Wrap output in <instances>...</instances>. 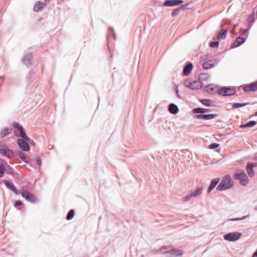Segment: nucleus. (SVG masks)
Instances as JSON below:
<instances>
[{
  "label": "nucleus",
  "instance_id": "f257e3e1",
  "mask_svg": "<svg viewBox=\"0 0 257 257\" xmlns=\"http://www.w3.org/2000/svg\"><path fill=\"white\" fill-rule=\"evenodd\" d=\"M232 186L231 180L229 176H226L223 178L221 182L216 187V190L218 191L226 190L230 188Z\"/></svg>",
  "mask_w": 257,
  "mask_h": 257
},
{
  "label": "nucleus",
  "instance_id": "f03ea898",
  "mask_svg": "<svg viewBox=\"0 0 257 257\" xmlns=\"http://www.w3.org/2000/svg\"><path fill=\"white\" fill-rule=\"evenodd\" d=\"M234 178L239 181L241 185L246 186L248 183V179L244 171L241 170L236 171L234 175Z\"/></svg>",
  "mask_w": 257,
  "mask_h": 257
},
{
  "label": "nucleus",
  "instance_id": "7ed1b4c3",
  "mask_svg": "<svg viewBox=\"0 0 257 257\" xmlns=\"http://www.w3.org/2000/svg\"><path fill=\"white\" fill-rule=\"evenodd\" d=\"M166 247H162L158 252L162 254L169 253L168 257H178L181 256L183 254V251L180 249H171L169 250H166Z\"/></svg>",
  "mask_w": 257,
  "mask_h": 257
},
{
  "label": "nucleus",
  "instance_id": "20e7f679",
  "mask_svg": "<svg viewBox=\"0 0 257 257\" xmlns=\"http://www.w3.org/2000/svg\"><path fill=\"white\" fill-rule=\"evenodd\" d=\"M22 196L25 198L27 201L34 203L38 202L39 200L36 197V196L33 194L29 193V192L23 189L21 192Z\"/></svg>",
  "mask_w": 257,
  "mask_h": 257
},
{
  "label": "nucleus",
  "instance_id": "39448f33",
  "mask_svg": "<svg viewBox=\"0 0 257 257\" xmlns=\"http://www.w3.org/2000/svg\"><path fill=\"white\" fill-rule=\"evenodd\" d=\"M236 92V89L234 87H223L220 90H218V93L226 96H232Z\"/></svg>",
  "mask_w": 257,
  "mask_h": 257
},
{
  "label": "nucleus",
  "instance_id": "423d86ee",
  "mask_svg": "<svg viewBox=\"0 0 257 257\" xmlns=\"http://www.w3.org/2000/svg\"><path fill=\"white\" fill-rule=\"evenodd\" d=\"M14 127L17 128L20 132L19 137H21L23 140L30 141V138L27 136L26 134L25 129L18 122H15L13 123Z\"/></svg>",
  "mask_w": 257,
  "mask_h": 257
},
{
  "label": "nucleus",
  "instance_id": "0eeeda50",
  "mask_svg": "<svg viewBox=\"0 0 257 257\" xmlns=\"http://www.w3.org/2000/svg\"><path fill=\"white\" fill-rule=\"evenodd\" d=\"M241 233L238 232H229L223 236L224 240L234 241L238 240L241 236Z\"/></svg>",
  "mask_w": 257,
  "mask_h": 257
},
{
  "label": "nucleus",
  "instance_id": "6e6552de",
  "mask_svg": "<svg viewBox=\"0 0 257 257\" xmlns=\"http://www.w3.org/2000/svg\"><path fill=\"white\" fill-rule=\"evenodd\" d=\"M185 85L192 90L199 89L200 87V83L198 81H191L190 80H187L184 82Z\"/></svg>",
  "mask_w": 257,
  "mask_h": 257
},
{
  "label": "nucleus",
  "instance_id": "1a4fd4ad",
  "mask_svg": "<svg viewBox=\"0 0 257 257\" xmlns=\"http://www.w3.org/2000/svg\"><path fill=\"white\" fill-rule=\"evenodd\" d=\"M0 151L4 156H6L9 159L13 157L14 152L10 150L5 145H0Z\"/></svg>",
  "mask_w": 257,
  "mask_h": 257
},
{
  "label": "nucleus",
  "instance_id": "9d476101",
  "mask_svg": "<svg viewBox=\"0 0 257 257\" xmlns=\"http://www.w3.org/2000/svg\"><path fill=\"white\" fill-rule=\"evenodd\" d=\"M183 3L182 0H167L163 3V6L167 7L178 6Z\"/></svg>",
  "mask_w": 257,
  "mask_h": 257
},
{
  "label": "nucleus",
  "instance_id": "9b49d317",
  "mask_svg": "<svg viewBox=\"0 0 257 257\" xmlns=\"http://www.w3.org/2000/svg\"><path fill=\"white\" fill-rule=\"evenodd\" d=\"M257 167L256 163H248L246 167V171L249 177H252L254 176V167Z\"/></svg>",
  "mask_w": 257,
  "mask_h": 257
},
{
  "label": "nucleus",
  "instance_id": "f8f14e48",
  "mask_svg": "<svg viewBox=\"0 0 257 257\" xmlns=\"http://www.w3.org/2000/svg\"><path fill=\"white\" fill-rule=\"evenodd\" d=\"M17 143L19 147L24 151L27 152L30 150V145L27 141L22 139H18Z\"/></svg>",
  "mask_w": 257,
  "mask_h": 257
},
{
  "label": "nucleus",
  "instance_id": "ddd939ff",
  "mask_svg": "<svg viewBox=\"0 0 257 257\" xmlns=\"http://www.w3.org/2000/svg\"><path fill=\"white\" fill-rule=\"evenodd\" d=\"M3 182L6 186L13 191L15 194L19 195L20 194L19 191L12 182L9 180H3Z\"/></svg>",
  "mask_w": 257,
  "mask_h": 257
},
{
  "label": "nucleus",
  "instance_id": "4468645a",
  "mask_svg": "<svg viewBox=\"0 0 257 257\" xmlns=\"http://www.w3.org/2000/svg\"><path fill=\"white\" fill-rule=\"evenodd\" d=\"M217 114H196V118L199 119L209 120L216 117Z\"/></svg>",
  "mask_w": 257,
  "mask_h": 257
},
{
  "label": "nucleus",
  "instance_id": "2eb2a0df",
  "mask_svg": "<svg viewBox=\"0 0 257 257\" xmlns=\"http://www.w3.org/2000/svg\"><path fill=\"white\" fill-rule=\"evenodd\" d=\"M246 40L245 37H237L232 44L231 48H236L242 44Z\"/></svg>",
  "mask_w": 257,
  "mask_h": 257
},
{
  "label": "nucleus",
  "instance_id": "dca6fc26",
  "mask_svg": "<svg viewBox=\"0 0 257 257\" xmlns=\"http://www.w3.org/2000/svg\"><path fill=\"white\" fill-rule=\"evenodd\" d=\"M193 64L191 62H189L187 63L186 65L183 68V74L185 76H188L190 74L191 71L193 69Z\"/></svg>",
  "mask_w": 257,
  "mask_h": 257
},
{
  "label": "nucleus",
  "instance_id": "f3484780",
  "mask_svg": "<svg viewBox=\"0 0 257 257\" xmlns=\"http://www.w3.org/2000/svg\"><path fill=\"white\" fill-rule=\"evenodd\" d=\"M219 181L220 179L219 178H214L211 180L207 190V192L208 193L211 192V191L216 186Z\"/></svg>",
  "mask_w": 257,
  "mask_h": 257
},
{
  "label": "nucleus",
  "instance_id": "a211bd4d",
  "mask_svg": "<svg viewBox=\"0 0 257 257\" xmlns=\"http://www.w3.org/2000/svg\"><path fill=\"white\" fill-rule=\"evenodd\" d=\"M32 57L30 53L26 54L23 58L22 61L24 64L26 65H29L31 63Z\"/></svg>",
  "mask_w": 257,
  "mask_h": 257
},
{
  "label": "nucleus",
  "instance_id": "6ab92c4d",
  "mask_svg": "<svg viewBox=\"0 0 257 257\" xmlns=\"http://www.w3.org/2000/svg\"><path fill=\"white\" fill-rule=\"evenodd\" d=\"M168 110L171 113L176 114L179 111V108L175 104L171 103L169 105Z\"/></svg>",
  "mask_w": 257,
  "mask_h": 257
},
{
  "label": "nucleus",
  "instance_id": "aec40b11",
  "mask_svg": "<svg viewBox=\"0 0 257 257\" xmlns=\"http://www.w3.org/2000/svg\"><path fill=\"white\" fill-rule=\"evenodd\" d=\"M46 5L44 2H38L36 3L34 7V11L38 12L42 10L43 8Z\"/></svg>",
  "mask_w": 257,
  "mask_h": 257
},
{
  "label": "nucleus",
  "instance_id": "412c9836",
  "mask_svg": "<svg viewBox=\"0 0 257 257\" xmlns=\"http://www.w3.org/2000/svg\"><path fill=\"white\" fill-rule=\"evenodd\" d=\"M243 90L245 92L254 91L256 90L254 83H252L244 86Z\"/></svg>",
  "mask_w": 257,
  "mask_h": 257
},
{
  "label": "nucleus",
  "instance_id": "4be33fe9",
  "mask_svg": "<svg viewBox=\"0 0 257 257\" xmlns=\"http://www.w3.org/2000/svg\"><path fill=\"white\" fill-rule=\"evenodd\" d=\"M192 111L194 113H200V114H204L203 113L208 112L209 109L207 108L197 107L194 108Z\"/></svg>",
  "mask_w": 257,
  "mask_h": 257
},
{
  "label": "nucleus",
  "instance_id": "5701e85b",
  "mask_svg": "<svg viewBox=\"0 0 257 257\" xmlns=\"http://www.w3.org/2000/svg\"><path fill=\"white\" fill-rule=\"evenodd\" d=\"M215 66L214 64L213 63L212 60H208L205 61L203 64L202 66L204 69H208L209 68H211L214 67Z\"/></svg>",
  "mask_w": 257,
  "mask_h": 257
},
{
  "label": "nucleus",
  "instance_id": "b1692460",
  "mask_svg": "<svg viewBox=\"0 0 257 257\" xmlns=\"http://www.w3.org/2000/svg\"><path fill=\"white\" fill-rule=\"evenodd\" d=\"M18 155L19 156V157L24 162H25L26 163H27V164H29L30 163V159L29 158H27L26 156H25V155L24 153H23L21 151H19L18 152Z\"/></svg>",
  "mask_w": 257,
  "mask_h": 257
},
{
  "label": "nucleus",
  "instance_id": "393cba45",
  "mask_svg": "<svg viewBox=\"0 0 257 257\" xmlns=\"http://www.w3.org/2000/svg\"><path fill=\"white\" fill-rule=\"evenodd\" d=\"M202 190L203 188L202 187H197L194 191L191 192V195L193 196V197L198 196L201 194Z\"/></svg>",
  "mask_w": 257,
  "mask_h": 257
},
{
  "label": "nucleus",
  "instance_id": "a878e982",
  "mask_svg": "<svg viewBox=\"0 0 257 257\" xmlns=\"http://www.w3.org/2000/svg\"><path fill=\"white\" fill-rule=\"evenodd\" d=\"M256 124V122L254 120H251L245 124H241L240 125V128L252 127Z\"/></svg>",
  "mask_w": 257,
  "mask_h": 257
},
{
  "label": "nucleus",
  "instance_id": "bb28decb",
  "mask_svg": "<svg viewBox=\"0 0 257 257\" xmlns=\"http://www.w3.org/2000/svg\"><path fill=\"white\" fill-rule=\"evenodd\" d=\"M12 132V128H8V127H5L3 130H2L1 132V136L2 138H4L6 136L9 135Z\"/></svg>",
  "mask_w": 257,
  "mask_h": 257
},
{
  "label": "nucleus",
  "instance_id": "cd10ccee",
  "mask_svg": "<svg viewBox=\"0 0 257 257\" xmlns=\"http://www.w3.org/2000/svg\"><path fill=\"white\" fill-rule=\"evenodd\" d=\"M227 29L224 30L222 32L218 34L216 39L218 40H223L226 38Z\"/></svg>",
  "mask_w": 257,
  "mask_h": 257
},
{
  "label": "nucleus",
  "instance_id": "c85d7f7f",
  "mask_svg": "<svg viewBox=\"0 0 257 257\" xmlns=\"http://www.w3.org/2000/svg\"><path fill=\"white\" fill-rule=\"evenodd\" d=\"M209 75L207 73H202L199 75V79L200 81H206L208 79Z\"/></svg>",
  "mask_w": 257,
  "mask_h": 257
},
{
  "label": "nucleus",
  "instance_id": "c756f323",
  "mask_svg": "<svg viewBox=\"0 0 257 257\" xmlns=\"http://www.w3.org/2000/svg\"><path fill=\"white\" fill-rule=\"evenodd\" d=\"M254 13L252 12L248 18V21L249 23L248 29H250L251 26V24L254 21Z\"/></svg>",
  "mask_w": 257,
  "mask_h": 257
},
{
  "label": "nucleus",
  "instance_id": "7c9ffc66",
  "mask_svg": "<svg viewBox=\"0 0 257 257\" xmlns=\"http://www.w3.org/2000/svg\"><path fill=\"white\" fill-rule=\"evenodd\" d=\"M200 102L203 105L207 106H212V101L210 99H202L200 100Z\"/></svg>",
  "mask_w": 257,
  "mask_h": 257
},
{
  "label": "nucleus",
  "instance_id": "2f4dec72",
  "mask_svg": "<svg viewBox=\"0 0 257 257\" xmlns=\"http://www.w3.org/2000/svg\"><path fill=\"white\" fill-rule=\"evenodd\" d=\"M249 102H246V103H234L232 104V107L233 108H238L239 107H242L246 106V105L249 104Z\"/></svg>",
  "mask_w": 257,
  "mask_h": 257
},
{
  "label": "nucleus",
  "instance_id": "473e14b6",
  "mask_svg": "<svg viewBox=\"0 0 257 257\" xmlns=\"http://www.w3.org/2000/svg\"><path fill=\"white\" fill-rule=\"evenodd\" d=\"M74 215V210L73 209L70 210L66 216V219L68 220H71Z\"/></svg>",
  "mask_w": 257,
  "mask_h": 257
},
{
  "label": "nucleus",
  "instance_id": "72a5a7b5",
  "mask_svg": "<svg viewBox=\"0 0 257 257\" xmlns=\"http://www.w3.org/2000/svg\"><path fill=\"white\" fill-rule=\"evenodd\" d=\"M209 46L213 48H217L218 47L219 43L218 42H211L209 43Z\"/></svg>",
  "mask_w": 257,
  "mask_h": 257
},
{
  "label": "nucleus",
  "instance_id": "f704fd0d",
  "mask_svg": "<svg viewBox=\"0 0 257 257\" xmlns=\"http://www.w3.org/2000/svg\"><path fill=\"white\" fill-rule=\"evenodd\" d=\"M180 11V10L178 8L174 9L171 14L172 17H174L177 16L178 15Z\"/></svg>",
  "mask_w": 257,
  "mask_h": 257
},
{
  "label": "nucleus",
  "instance_id": "c9c22d12",
  "mask_svg": "<svg viewBox=\"0 0 257 257\" xmlns=\"http://www.w3.org/2000/svg\"><path fill=\"white\" fill-rule=\"evenodd\" d=\"M248 35V29H245L244 30V32L241 34L238 37H245L246 38L247 37Z\"/></svg>",
  "mask_w": 257,
  "mask_h": 257
},
{
  "label": "nucleus",
  "instance_id": "e433bc0d",
  "mask_svg": "<svg viewBox=\"0 0 257 257\" xmlns=\"http://www.w3.org/2000/svg\"><path fill=\"white\" fill-rule=\"evenodd\" d=\"M219 145L218 144H216V143H212V144H211L209 146V148L210 149H215L216 148H217L218 147H219Z\"/></svg>",
  "mask_w": 257,
  "mask_h": 257
},
{
  "label": "nucleus",
  "instance_id": "4c0bfd02",
  "mask_svg": "<svg viewBox=\"0 0 257 257\" xmlns=\"http://www.w3.org/2000/svg\"><path fill=\"white\" fill-rule=\"evenodd\" d=\"M192 197H193V196L191 195V193H190L189 194L186 195L184 198L183 201L184 202H187L189 201Z\"/></svg>",
  "mask_w": 257,
  "mask_h": 257
},
{
  "label": "nucleus",
  "instance_id": "58836bf2",
  "mask_svg": "<svg viewBox=\"0 0 257 257\" xmlns=\"http://www.w3.org/2000/svg\"><path fill=\"white\" fill-rule=\"evenodd\" d=\"M35 159L37 162V165L39 166H40L41 165V159L40 157L39 156L36 155L35 156Z\"/></svg>",
  "mask_w": 257,
  "mask_h": 257
},
{
  "label": "nucleus",
  "instance_id": "ea45409f",
  "mask_svg": "<svg viewBox=\"0 0 257 257\" xmlns=\"http://www.w3.org/2000/svg\"><path fill=\"white\" fill-rule=\"evenodd\" d=\"M5 173V168L3 165H0V178L2 177Z\"/></svg>",
  "mask_w": 257,
  "mask_h": 257
},
{
  "label": "nucleus",
  "instance_id": "a19ab883",
  "mask_svg": "<svg viewBox=\"0 0 257 257\" xmlns=\"http://www.w3.org/2000/svg\"><path fill=\"white\" fill-rule=\"evenodd\" d=\"M204 90L208 93H210L213 90V88L212 87H209V86L207 85L204 88Z\"/></svg>",
  "mask_w": 257,
  "mask_h": 257
},
{
  "label": "nucleus",
  "instance_id": "79ce46f5",
  "mask_svg": "<svg viewBox=\"0 0 257 257\" xmlns=\"http://www.w3.org/2000/svg\"><path fill=\"white\" fill-rule=\"evenodd\" d=\"M190 5V3H188L186 5H182L181 6H180V7H179L178 8L180 9V10H186L187 9V7L188 6Z\"/></svg>",
  "mask_w": 257,
  "mask_h": 257
},
{
  "label": "nucleus",
  "instance_id": "37998d69",
  "mask_svg": "<svg viewBox=\"0 0 257 257\" xmlns=\"http://www.w3.org/2000/svg\"><path fill=\"white\" fill-rule=\"evenodd\" d=\"M22 205H23V203L22 202V201H21L20 200H16L15 202L14 206L15 207H18V206H21Z\"/></svg>",
  "mask_w": 257,
  "mask_h": 257
},
{
  "label": "nucleus",
  "instance_id": "c03bdc74",
  "mask_svg": "<svg viewBox=\"0 0 257 257\" xmlns=\"http://www.w3.org/2000/svg\"><path fill=\"white\" fill-rule=\"evenodd\" d=\"M247 218V216H243L241 218H234V219H232L231 220H242V219H244L245 218Z\"/></svg>",
  "mask_w": 257,
  "mask_h": 257
},
{
  "label": "nucleus",
  "instance_id": "a18cd8bd",
  "mask_svg": "<svg viewBox=\"0 0 257 257\" xmlns=\"http://www.w3.org/2000/svg\"><path fill=\"white\" fill-rule=\"evenodd\" d=\"M26 141H27V142L29 144H30L31 145H32L33 146L35 145L34 142L33 141V140H32L31 139H30V141H28V140H26Z\"/></svg>",
  "mask_w": 257,
  "mask_h": 257
},
{
  "label": "nucleus",
  "instance_id": "49530a36",
  "mask_svg": "<svg viewBox=\"0 0 257 257\" xmlns=\"http://www.w3.org/2000/svg\"><path fill=\"white\" fill-rule=\"evenodd\" d=\"M175 92H176V94L177 97L179 98L180 96L179 95V90H178V88H177L175 89Z\"/></svg>",
  "mask_w": 257,
  "mask_h": 257
},
{
  "label": "nucleus",
  "instance_id": "de8ad7c7",
  "mask_svg": "<svg viewBox=\"0 0 257 257\" xmlns=\"http://www.w3.org/2000/svg\"><path fill=\"white\" fill-rule=\"evenodd\" d=\"M252 257H257V249L253 252Z\"/></svg>",
  "mask_w": 257,
  "mask_h": 257
},
{
  "label": "nucleus",
  "instance_id": "09e8293b",
  "mask_svg": "<svg viewBox=\"0 0 257 257\" xmlns=\"http://www.w3.org/2000/svg\"><path fill=\"white\" fill-rule=\"evenodd\" d=\"M109 29L112 31V33H113V35L114 38V39H115V36H115V34L113 33L114 32H113L114 31H113V29L112 28H109Z\"/></svg>",
  "mask_w": 257,
  "mask_h": 257
},
{
  "label": "nucleus",
  "instance_id": "8fccbe9b",
  "mask_svg": "<svg viewBox=\"0 0 257 257\" xmlns=\"http://www.w3.org/2000/svg\"><path fill=\"white\" fill-rule=\"evenodd\" d=\"M254 83L256 89L257 90V80Z\"/></svg>",
  "mask_w": 257,
  "mask_h": 257
},
{
  "label": "nucleus",
  "instance_id": "3c124183",
  "mask_svg": "<svg viewBox=\"0 0 257 257\" xmlns=\"http://www.w3.org/2000/svg\"><path fill=\"white\" fill-rule=\"evenodd\" d=\"M7 173H9V174H13V172H12V171H9V172L7 171Z\"/></svg>",
  "mask_w": 257,
  "mask_h": 257
},
{
  "label": "nucleus",
  "instance_id": "603ef678",
  "mask_svg": "<svg viewBox=\"0 0 257 257\" xmlns=\"http://www.w3.org/2000/svg\"><path fill=\"white\" fill-rule=\"evenodd\" d=\"M254 115L257 116V111L255 112Z\"/></svg>",
  "mask_w": 257,
  "mask_h": 257
},
{
  "label": "nucleus",
  "instance_id": "864d4df0",
  "mask_svg": "<svg viewBox=\"0 0 257 257\" xmlns=\"http://www.w3.org/2000/svg\"><path fill=\"white\" fill-rule=\"evenodd\" d=\"M50 0H45V2H49Z\"/></svg>",
  "mask_w": 257,
  "mask_h": 257
},
{
  "label": "nucleus",
  "instance_id": "5fc2aeb1",
  "mask_svg": "<svg viewBox=\"0 0 257 257\" xmlns=\"http://www.w3.org/2000/svg\"><path fill=\"white\" fill-rule=\"evenodd\" d=\"M255 210H257V207L255 208Z\"/></svg>",
  "mask_w": 257,
  "mask_h": 257
},
{
  "label": "nucleus",
  "instance_id": "6e6d98bb",
  "mask_svg": "<svg viewBox=\"0 0 257 257\" xmlns=\"http://www.w3.org/2000/svg\"><path fill=\"white\" fill-rule=\"evenodd\" d=\"M256 160H257V157H256Z\"/></svg>",
  "mask_w": 257,
  "mask_h": 257
}]
</instances>
